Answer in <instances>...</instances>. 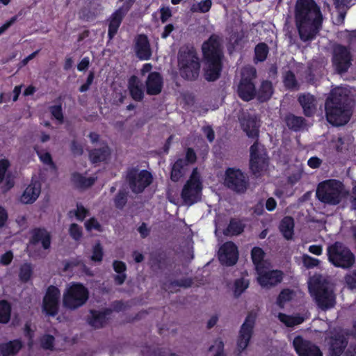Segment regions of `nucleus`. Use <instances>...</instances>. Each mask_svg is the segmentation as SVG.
<instances>
[{
    "label": "nucleus",
    "mask_w": 356,
    "mask_h": 356,
    "mask_svg": "<svg viewBox=\"0 0 356 356\" xmlns=\"http://www.w3.org/2000/svg\"><path fill=\"white\" fill-rule=\"evenodd\" d=\"M161 20L165 23L171 17V10L169 8H161Z\"/></svg>",
    "instance_id": "63"
},
{
    "label": "nucleus",
    "mask_w": 356,
    "mask_h": 356,
    "mask_svg": "<svg viewBox=\"0 0 356 356\" xmlns=\"http://www.w3.org/2000/svg\"><path fill=\"white\" fill-rule=\"evenodd\" d=\"M256 69L250 65L244 67L241 70V79L238 87V96L245 101H250L256 94L253 79L256 78Z\"/></svg>",
    "instance_id": "9"
},
{
    "label": "nucleus",
    "mask_w": 356,
    "mask_h": 356,
    "mask_svg": "<svg viewBox=\"0 0 356 356\" xmlns=\"http://www.w3.org/2000/svg\"><path fill=\"white\" fill-rule=\"evenodd\" d=\"M35 150L37 152L40 161L45 165L49 166L50 168L54 170L56 168L55 164L54 163L51 156L49 152L38 151L35 147Z\"/></svg>",
    "instance_id": "45"
},
{
    "label": "nucleus",
    "mask_w": 356,
    "mask_h": 356,
    "mask_svg": "<svg viewBox=\"0 0 356 356\" xmlns=\"http://www.w3.org/2000/svg\"><path fill=\"white\" fill-rule=\"evenodd\" d=\"M22 345L19 340L11 341L0 346V352L3 356H13L21 349Z\"/></svg>",
    "instance_id": "31"
},
{
    "label": "nucleus",
    "mask_w": 356,
    "mask_h": 356,
    "mask_svg": "<svg viewBox=\"0 0 356 356\" xmlns=\"http://www.w3.org/2000/svg\"><path fill=\"white\" fill-rule=\"evenodd\" d=\"M51 113L52 115L58 120L59 122L63 121V113H62V108L60 106H53L50 108Z\"/></svg>",
    "instance_id": "57"
},
{
    "label": "nucleus",
    "mask_w": 356,
    "mask_h": 356,
    "mask_svg": "<svg viewBox=\"0 0 356 356\" xmlns=\"http://www.w3.org/2000/svg\"><path fill=\"white\" fill-rule=\"evenodd\" d=\"M202 183L197 168H194L181 191L184 202L191 205L200 200Z\"/></svg>",
    "instance_id": "8"
},
{
    "label": "nucleus",
    "mask_w": 356,
    "mask_h": 356,
    "mask_svg": "<svg viewBox=\"0 0 356 356\" xmlns=\"http://www.w3.org/2000/svg\"><path fill=\"white\" fill-rule=\"evenodd\" d=\"M346 282L351 289L356 288V272H353L346 277Z\"/></svg>",
    "instance_id": "59"
},
{
    "label": "nucleus",
    "mask_w": 356,
    "mask_h": 356,
    "mask_svg": "<svg viewBox=\"0 0 356 356\" xmlns=\"http://www.w3.org/2000/svg\"><path fill=\"white\" fill-rule=\"evenodd\" d=\"M292 298V293L288 289L283 290L279 295L277 304L280 308H283L285 303Z\"/></svg>",
    "instance_id": "48"
},
{
    "label": "nucleus",
    "mask_w": 356,
    "mask_h": 356,
    "mask_svg": "<svg viewBox=\"0 0 356 356\" xmlns=\"http://www.w3.org/2000/svg\"><path fill=\"white\" fill-rule=\"evenodd\" d=\"M179 65L181 75L184 79L193 80L198 76L200 66L197 57L193 52L180 54Z\"/></svg>",
    "instance_id": "11"
},
{
    "label": "nucleus",
    "mask_w": 356,
    "mask_h": 356,
    "mask_svg": "<svg viewBox=\"0 0 356 356\" xmlns=\"http://www.w3.org/2000/svg\"><path fill=\"white\" fill-rule=\"evenodd\" d=\"M54 338L51 335H45L41 339V345L45 349H51L54 346Z\"/></svg>",
    "instance_id": "56"
},
{
    "label": "nucleus",
    "mask_w": 356,
    "mask_h": 356,
    "mask_svg": "<svg viewBox=\"0 0 356 356\" xmlns=\"http://www.w3.org/2000/svg\"><path fill=\"white\" fill-rule=\"evenodd\" d=\"M74 213L78 220H83L86 218L88 211L83 206L77 205Z\"/></svg>",
    "instance_id": "58"
},
{
    "label": "nucleus",
    "mask_w": 356,
    "mask_h": 356,
    "mask_svg": "<svg viewBox=\"0 0 356 356\" xmlns=\"http://www.w3.org/2000/svg\"><path fill=\"white\" fill-rule=\"evenodd\" d=\"M352 60L353 56L348 47L340 44L334 47L332 63L339 73L346 72L351 65Z\"/></svg>",
    "instance_id": "13"
},
{
    "label": "nucleus",
    "mask_w": 356,
    "mask_h": 356,
    "mask_svg": "<svg viewBox=\"0 0 356 356\" xmlns=\"http://www.w3.org/2000/svg\"><path fill=\"white\" fill-rule=\"evenodd\" d=\"M250 167L252 174L259 177L266 172L268 161L264 147L255 142L250 147Z\"/></svg>",
    "instance_id": "10"
},
{
    "label": "nucleus",
    "mask_w": 356,
    "mask_h": 356,
    "mask_svg": "<svg viewBox=\"0 0 356 356\" xmlns=\"http://www.w3.org/2000/svg\"><path fill=\"white\" fill-rule=\"evenodd\" d=\"M220 261L226 266H232L238 260V250L232 242L224 243L220 248L218 252Z\"/></svg>",
    "instance_id": "20"
},
{
    "label": "nucleus",
    "mask_w": 356,
    "mask_h": 356,
    "mask_svg": "<svg viewBox=\"0 0 356 356\" xmlns=\"http://www.w3.org/2000/svg\"><path fill=\"white\" fill-rule=\"evenodd\" d=\"M129 8L121 7L116 10L110 17L108 19V35L111 40L117 33L118 30L121 24L122 19L127 14Z\"/></svg>",
    "instance_id": "22"
},
{
    "label": "nucleus",
    "mask_w": 356,
    "mask_h": 356,
    "mask_svg": "<svg viewBox=\"0 0 356 356\" xmlns=\"http://www.w3.org/2000/svg\"><path fill=\"white\" fill-rule=\"evenodd\" d=\"M13 254L11 251H8L1 257L0 263L3 265H8L13 260Z\"/></svg>",
    "instance_id": "61"
},
{
    "label": "nucleus",
    "mask_w": 356,
    "mask_h": 356,
    "mask_svg": "<svg viewBox=\"0 0 356 356\" xmlns=\"http://www.w3.org/2000/svg\"><path fill=\"white\" fill-rule=\"evenodd\" d=\"M316 194L321 202L330 205H337L346 195V191L341 181L329 179L318 185Z\"/></svg>",
    "instance_id": "5"
},
{
    "label": "nucleus",
    "mask_w": 356,
    "mask_h": 356,
    "mask_svg": "<svg viewBox=\"0 0 356 356\" xmlns=\"http://www.w3.org/2000/svg\"><path fill=\"white\" fill-rule=\"evenodd\" d=\"M196 154L195 152L188 148L186 155L183 158H179L174 163L171 171V179L177 181L182 177L188 169V166L196 161Z\"/></svg>",
    "instance_id": "15"
},
{
    "label": "nucleus",
    "mask_w": 356,
    "mask_h": 356,
    "mask_svg": "<svg viewBox=\"0 0 356 356\" xmlns=\"http://www.w3.org/2000/svg\"><path fill=\"white\" fill-rule=\"evenodd\" d=\"M106 313L91 311L88 323L95 328L102 327L106 323Z\"/></svg>",
    "instance_id": "32"
},
{
    "label": "nucleus",
    "mask_w": 356,
    "mask_h": 356,
    "mask_svg": "<svg viewBox=\"0 0 356 356\" xmlns=\"http://www.w3.org/2000/svg\"><path fill=\"white\" fill-rule=\"evenodd\" d=\"M308 287L312 297L317 306L322 310H327L334 307L336 295L332 284L320 275H314L308 281Z\"/></svg>",
    "instance_id": "3"
},
{
    "label": "nucleus",
    "mask_w": 356,
    "mask_h": 356,
    "mask_svg": "<svg viewBox=\"0 0 356 356\" xmlns=\"http://www.w3.org/2000/svg\"><path fill=\"white\" fill-rule=\"evenodd\" d=\"M209 351L213 353L214 356H225L223 342L220 339L216 340L209 348Z\"/></svg>",
    "instance_id": "49"
},
{
    "label": "nucleus",
    "mask_w": 356,
    "mask_h": 356,
    "mask_svg": "<svg viewBox=\"0 0 356 356\" xmlns=\"http://www.w3.org/2000/svg\"><path fill=\"white\" fill-rule=\"evenodd\" d=\"M256 314L251 312L247 316L244 323L241 325L237 340V349L239 353L244 350L248 346L253 332Z\"/></svg>",
    "instance_id": "16"
},
{
    "label": "nucleus",
    "mask_w": 356,
    "mask_h": 356,
    "mask_svg": "<svg viewBox=\"0 0 356 356\" xmlns=\"http://www.w3.org/2000/svg\"><path fill=\"white\" fill-rule=\"evenodd\" d=\"M128 89L131 97L135 101H140L144 97V90L141 81L136 76H131L128 81Z\"/></svg>",
    "instance_id": "27"
},
{
    "label": "nucleus",
    "mask_w": 356,
    "mask_h": 356,
    "mask_svg": "<svg viewBox=\"0 0 356 356\" xmlns=\"http://www.w3.org/2000/svg\"><path fill=\"white\" fill-rule=\"evenodd\" d=\"M95 177H90L86 178L79 173H75L72 175V180L74 183L79 187L90 186L95 183Z\"/></svg>",
    "instance_id": "41"
},
{
    "label": "nucleus",
    "mask_w": 356,
    "mask_h": 356,
    "mask_svg": "<svg viewBox=\"0 0 356 356\" xmlns=\"http://www.w3.org/2000/svg\"><path fill=\"white\" fill-rule=\"evenodd\" d=\"M255 58L257 62L264 61L268 55V47L264 43H259L257 44L254 49Z\"/></svg>",
    "instance_id": "44"
},
{
    "label": "nucleus",
    "mask_w": 356,
    "mask_h": 356,
    "mask_svg": "<svg viewBox=\"0 0 356 356\" xmlns=\"http://www.w3.org/2000/svg\"><path fill=\"white\" fill-rule=\"evenodd\" d=\"M321 163L322 160L317 156L311 157L307 161L308 165L313 169L319 168Z\"/></svg>",
    "instance_id": "60"
},
{
    "label": "nucleus",
    "mask_w": 356,
    "mask_h": 356,
    "mask_svg": "<svg viewBox=\"0 0 356 356\" xmlns=\"http://www.w3.org/2000/svg\"><path fill=\"white\" fill-rule=\"evenodd\" d=\"M243 130L249 138H257L259 136V120L256 115H245L241 120Z\"/></svg>",
    "instance_id": "21"
},
{
    "label": "nucleus",
    "mask_w": 356,
    "mask_h": 356,
    "mask_svg": "<svg viewBox=\"0 0 356 356\" xmlns=\"http://www.w3.org/2000/svg\"><path fill=\"white\" fill-rule=\"evenodd\" d=\"M225 185L237 193H243L247 189L248 180L240 170L229 168L226 172Z\"/></svg>",
    "instance_id": "17"
},
{
    "label": "nucleus",
    "mask_w": 356,
    "mask_h": 356,
    "mask_svg": "<svg viewBox=\"0 0 356 356\" xmlns=\"http://www.w3.org/2000/svg\"><path fill=\"white\" fill-rule=\"evenodd\" d=\"M294 222L291 217H284L280 223V229L286 239H291L293 235Z\"/></svg>",
    "instance_id": "33"
},
{
    "label": "nucleus",
    "mask_w": 356,
    "mask_h": 356,
    "mask_svg": "<svg viewBox=\"0 0 356 356\" xmlns=\"http://www.w3.org/2000/svg\"><path fill=\"white\" fill-rule=\"evenodd\" d=\"M243 231V225L241 221L232 220L225 231L226 235H238Z\"/></svg>",
    "instance_id": "42"
},
{
    "label": "nucleus",
    "mask_w": 356,
    "mask_h": 356,
    "mask_svg": "<svg viewBox=\"0 0 356 356\" xmlns=\"http://www.w3.org/2000/svg\"><path fill=\"white\" fill-rule=\"evenodd\" d=\"M114 270L117 273H124L126 270V265L122 261H115L113 264Z\"/></svg>",
    "instance_id": "62"
},
{
    "label": "nucleus",
    "mask_w": 356,
    "mask_h": 356,
    "mask_svg": "<svg viewBox=\"0 0 356 356\" xmlns=\"http://www.w3.org/2000/svg\"><path fill=\"white\" fill-rule=\"evenodd\" d=\"M248 280L244 278L236 280L234 284V295L236 296H240L248 287Z\"/></svg>",
    "instance_id": "46"
},
{
    "label": "nucleus",
    "mask_w": 356,
    "mask_h": 356,
    "mask_svg": "<svg viewBox=\"0 0 356 356\" xmlns=\"http://www.w3.org/2000/svg\"><path fill=\"white\" fill-rule=\"evenodd\" d=\"M298 101L302 107L304 113L307 116L312 115L316 107L315 97L310 94H303L299 96Z\"/></svg>",
    "instance_id": "29"
},
{
    "label": "nucleus",
    "mask_w": 356,
    "mask_h": 356,
    "mask_svg": "<svg viewBox=\"0 0 356 356\" xmlns=\"http://www.w3.org/2000/svg\"><path fill=\"white\" fill-rule=\"evenodd\" d=\"M212 4L211 0H202L199 2L193 3L191 6L190 10L192 13H206L210 10Z\"/></svg>",
    "instance_id": "37"
},
{
    "label": "nucleus",
    "mask_w": 356,
    "mask_h": 356,
    "mask_svg": "<svg viewBox=\"0 0 356 356\" xmlns=\"http://www.w3.org/2000/svg\"><path fill=\"white\" fill-rule=\"evenodd\" d=\"M191 280L188 279L181 280L179 281H174L170 283H165L164 284V289L170 293H173L177 290V287L187 288L191 285Z\"/></svg>",
    "instance_id": "40"
},
{
    "label": "nucleus",
    "mask_w": 356,
    "mask_h": 356,
    "mask_svg": "<svg viewBox=\"0 0 356 356\" xmlns=\"http://www.w3.org/2000/svg\"><path fill=\"white\" fill-rule=\"evenodd\" d=\"M327 254L329 261L336 267L349 268L355 262L354 254L340 242L329 245Z\"/></svg>",
    "instance_id": "7"
},
{
    "label": "nucleus",
    "mask_w": 356,
    "mask_h": 356,
    "mask_svg": "<svg viewBox=\"0 0 356 356\" xmlns=\"http://www.w3.org/2000/svg\"><path fill=\"white\" fill-rule=\"evenodd\" d=\"M110 154V151L106 145L99 149H95L90 152V159L93 163L105 161Z\"/></svg>",
    "instance_id": "34"
},
{
    "label": "nucleus",
    "mask_w": 356,
    "mask_h": 356,
    "mask_svg": "<svg viewBox=\"0 0 356 356\" xmlns=\"http://www.w3.org/2000/svg\"><path fill=\"white\" fill-rule=\"evenodd\" d=\"M202 51L206 60L204 76L208 81H215L221 71V49L219 38L213 35L202 44Z\"/></svg>",
    "instance_id": "4"
},
{
    "label": "nucleus",
    "mask_w": 356,
    "mask_h": 356,
    "mask_svg": "<svg viewBox=\"0 0 356 356\" xmlns=\"http://www.w3.org/2000/svg\"><path fill=\"white\" fill-rule=\"evenodd\" d=\"M39 243L42 244L44 249H48L50 247V234L44 229H36L33 232L31 243L37 244Z\"/></svg>",
    "instance_id": "30"
},
{
    "label": "nucleus",
    "mask_w": 356,
    "mask_h": 356,
    "mask_svg": "<svg viewBox=\"0 0 356 356\" xmlns=\"http://www.w3.org/2000/svg\"><path fill=\"white\" fill-rule=\"evenodd\" d=\"M294 348L299 356H322L318 346L301 337H296L293 341Z\"/></svg>",
    "instance_id": "19"
},
{
    "label": "nucleus",
    "mask_w": 356,
    "mask_h": 356,
    "mask_svg": "<svg viewBox=\"0 0 356 356\" xmlns=\"http://www.w3.org/2000/svg\"><path fill=\"white\" fill-rule=\"evenodd\" d=\"M347 345V341L343 334H337L332 337L330 351L332 356H340Z\"/></svg>",
    "instance_id": "28"
},
{
    "label": "nucleus",
    "mask_w": 356,
    "mask_h": 356,
    "mask_svg": "<svg viewBox=\"0 0 356 356\" xmlns=\"http://www.w3.org/2000/svg\"><path fill=\"white\" fill-rule=\"evenodd\" d=\"M10 306L5 300L0 302V323H6L10 318Z\"/></svg>",
    "instance_id": "43"
},
{
    "label": "nucleus",
    "mask_w": 356,
    "mask_h": 356,
    "mask_svg": "<svg viewBox=\"0 0 356 356\" xmlns=\"http://www.w3.org/2000/svg\"><path fill=\"white\" fill-rule=\"evenodd\" d=\"M349 90L346 88L338 87L333 89L325 102L326 118L334 126L346 124L350 117L348 108Z\"/></svg>",
    "instance_id": "2"
},
{
    "label": "nucleus",
    "mask_w": 356,
    "mask_h": 356,
    "mask_svg": "<svg viewBox=\"0 0 356 356\" xmlns=\"http://www.w3.org/2000/svg\"><path fill=\"white\" fill-rule=\"evenodd\" d=\"M273 94V87L270 81H264L261 83L259 90V99L261 102L268 100Z\"/></svg>",
    "instance_id": "38"
},
{
    "label": "nucleus",
    "mask_w": 356,
    "mask_h": 356,
    "mask_svg": "<svg viewBox=\"0 0 356 356\" xmlns=\"http://www.w3.org/2000/svg\"><path fill=\"white\" fill-rule=\"evenodd\" d=\"M69 232L70 236L76 241L79 240L82 236L81 227L75 223L70 225Z\"/></svg>",
    "instance_id": "52"
},
{
    "label": "nucleus",
    "mask_w": 356,
    "mask_h": 356,
    "mask_svg": "<svg viewBox=\"0 0 356 356\" xmlns=\"http://www.w3.org/2000/svg\"><path fill=\"white\" fill-rule=\"evenodd\" d=\"M286 123L289 129L298 131L304 125V119L302 117L289 115L286 118Z\"/></svg>",
    "instance_id": "39"
},
{
    "label": "nucleus",
    "mask_w": 356,
    "mask_h": 356,
    "mask_svg": "<svg viewBox=\"0 0 356 356\" xmlns=\"http://www.w3.org/2000/svg\"><path fill=\"white\" fill-rule=\"evenodd\" d=\"M251 256L257 271L258 270V267L264 268L269 265L268 263L264 260V252L261 248L258 247L254 248L252 250Z\"/></svg>",
    "instance_id": "36"
},
{
    "label": "nucleus",
    "mask_w": 356,
    "mask_h": 356,
    "mask_svg": "<svg viewBox=\"0 0 356 356\" xmlns=\"http://www.w3.org/2000/svg\"><path fill=\"white\" fill-rule=\"evenodd\" d=\"M277 318L281 323L287 327L298 325L305 321V318L300 315L289 316L282 313H279Z\"/></svg>",
    "instance_id": "35"
},
{
    "label": "nucleus",
    "mask_w": 356,
    "mask_h": 356,
    "mask_svg": "<svg viewBox=\"0 0 356 356\" xmlns=\"http://www.w3.org/2000/svg\"><path fill=\"white\" fill-rule=\"evenodd\" d=\"M88 291L81 284L70 283L63 295V305L65 307L74 310L83 306L88 299Z\"/></svg>",
    "instance_id": "6"
},
{
    "label": "nucleus",
    "mask_w": 356,
    "mask_h": 356,
    "mask_svg": "<svg viewBox=\"0 0 356 356\" xmlns=\"http://www.w3.org/2000/svg\"><path fill=\"white\" fill-rule=\"evenodd\" d=\"M136 52L141 60H148L151 56V49L147 36L140 35L136 38Z\"/></svg>",
    "instance_id": "26"
},
{
    "label": "nucleus",
    "mask_w": 356,
    "mask_h": 356,
    "mask_svg": "<svg viewBox=\"0 0 356 356\" xmlns=\"http://www.w3.org/2000/svg\"><path fill=\"white\" fill-rule=\"evenodd\" d=\"M350 202L352 209L356 210V184L353 186L352 189V193L350 197Z\"/></svg>",
    "instance_id": "64"
},
{
    "label": "nucleus",
    "mask_w": 356,
    "mask_h": 356,
    "mask_svg": "<svg viewBox=\"0 0 356 356\" xmlns=\"http://www.w3.org/2000/svg\"><path fill=\"white\" fill-rule=\"evenodd\" d=\"M60 298L59 289L54 286H49L42 301L43 312L48 316H55L58 312Z\"/></svg>",
    "instance_id": "14"
},
{
    "label": "nucleus",
    "mask_w": 356,
    "mask_h": 356,
    "mask_svg": "<svg viewBox=\"0 0 356 356\" xmlns=\"http://www.w3.org/2000/svg\"><path fill=\"white\" fill-rule=\"evenodd\" d=\"M103 257V250L99 243H97L92 250V254L91 256V260L93 261L99 262L102 260Z\"/></svg>",
    "instance_id": "51"
},
{
    "label": "nucleus",
    "mask_w": 356,
    "mask_h": 356,
    "mask_svg": "<svg viewBox=\"0 0 356 356\" xmlns=\"http://www.w3.org/2000/svg\"><path fill=\"white\" fill-rule=\"evenodd\" d=\"M127 203V195L124 192L120 191L115 198V205L118 209H122Z\"/></svg>",
    "instance_id": "54"
},
{
    "label": "nucleus",
    "mask_w": 356,
    "mask_h": 356,
    "mask_svg": "<svg viewBox=\"0 0 356 356\" xmlns=\"http://www.w3.org/2000/svg\"><path fill=\"white\" fill-rule=\"evenodd\" d=\"M257 280L262 287L270 288L280 283L282 280V273L272 270L270 265L266 267H258Z\"/></svg>",
    "instance_id": "18"
},
{
    "label": "nucleus",
    "mask_w": 356,
    "mask_h": 356,
    "mask_svg": "<svg viewBox=\"0 0 356 356\" xmlns=\"http://www.w3.org/2000/svg\"><path fill=\"white\" fill-rule=\"evenodd\" d=\"M295 22L302 41H312L316 38L322 27L323 16L314 0H298Z\"/></svg>",
    "instance_id": "1"
},
{
    "label": "nucleus",
    "mask_w": 356,
    "mask_h": 356,
    "mask_svg": "<svg viewBox=\"0 0 356 356\" xmlns=\"http://www.w3.org/2000/svg\"><path fill=\"white\" fill-rule=\"evenodd\" d=\"M32 275V268L29 264H24L20 268L19 277L24 281H28Z\"/></svg>",
    "instance_id": "50"
},
{
    "label": "nucleus",
    "mask_w": 356,
    "mask_h": 356,
    "mask_svg": "<svg viewBox=\"0 0 356 356\" xmlns=\"http://www.w3.org/2000/svg\"><path fill=\"white\" fill-rule=\"evenodd\" d=\"M145 83L146 91L148 95H156L161 92L163 88V79L159 73H149Z\"/></svg>",
    "instance_id": "24"
},
{
    "label": "nucleus",
    "mask_w": 356,
    "mask_h": 356,
    "mask_svg": "<svg viewBox=\"0 0 356 356\" xmlns=\"http://www.w3.org/2000/svg\"><path fill=\"white\" fill-rule=\"evenodd\" d=\"M284 82L285 86L289 88H293L296 86V80L295 78V75L291 72H288L286 73L284 79Z\"/></svg>",
    "instance_id": "53"
},
{
    "label": "nucleus",
    "mask_w": 356,
    "mask_h": 356,
    "mask_svg": "<svg viewBox=\"0 0 356 356\" xmlns=\"http://www.w3.org/2000/svg\"><path fill=\"white\" fill-rule=\"evenodd\" d=\"M85 227L88 231L92 229L101 231V225L99 222L94 218H90L85 222Z\"/></svg>",
    "instance_id": "55"
},
{
    "label": "nucleus",
    "mask_w": 356,
    "mask_h": 356,
    "mask_svg": "<svg viewBox=\"0 0 356 356\" xmlns=\"http://www.w3.org/2000/svg\"><path fill=\"white\" fill-rule=\"evenodd\" d=\"M302 261L305 267L307 268H313L320 264V260L314 258L307 254L302 256Z\"/></svg>",
    "instance_id": "47"
},
{
    "label": "nucleus",
    "mask_w": 356,
    "mask_h": 356,
    "mask_svg": "<svg viewBox=\"0 0 356 356\" xmlns=\"http://www.w3.org/2000/svg\"><path fill=\"white\" fill-rule=\"evenodd\" d=\"M127 180L132 191L139 193L152 183V176L147 170L131 169L128 172Z\"/></svg>",
    "instance_id": "12"
},
{
    "label": "nucleus",
    "mask_w": 356,
    "mask_h": 356,
    "mask_svg": "<svg viewBox=\"0 0 356 356\" xmlns=\"http://www.w3.org/2000/svg\"><path fill=\"white\" fill-rule=\"evenodd\" d=\"M40 191V184L38 181L31 182L21 195L20 202L25 204L33 203L39 197Z\"/></svg>",
    "instance_id": "23"
},
{
    "label": "nucleus",
    "mask_w": 356,
    "mask_h": 356,
    "mask_svg": "<svg viewBox=\"0 0 356 356\" xmlns=\"http://www.w3.org/2000/svg\"><path fill=\"white\" fill-rule=\"evenodd\" d=\"M10 161L6 159L0 160V185L3 193L7 192L14 186L13 179L7 174V170L10 167Z\"/></svg>",
    "instance_id": "25"
}]
</instances>
